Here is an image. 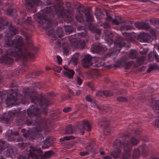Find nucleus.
<instances>
[{
    "label": "nucleus",
    "instance_id": "1",
    "mask_svg": "<svg viewBox=\"0 0 159 159\" xmlns=\"http://www.w3.org/2000/svg\"><path fill=\"white\" fill-rule=\"evenodd\" d=\"M24 96L18 93L17 90H2L0 91V98L2 100H5L7 104L13 106L20 104H27L29 103L30 99L32 105L27 111L25 110L21 111V108L9 111L4 113L1 116L0 120L8 123L12 121L16 117L17 124L20 127L24 125L28 126L35 125L31 129V133L25 129H21L22 135L25 138H29L30 139L37 138L38 140L44 139V136L42 133L48 130L52 122L48 119V116L50 117L55 116L54 111L50 114L47 111V107L51 103L49 99L44 98L43 96L37 97L34 90L31 91L30 88L24 90Z\"/></svg>",
    "mask_w": 159,
    "mask_h": 159
},
{
    "label": "nucleus",
    "instance_id": "2",
    "mask_svg": "<svg viewBox=\"0 0 159 159\" xmlns=\"http://www.w3.org/2000/svg\"><path fill=\"white\" fill-rule=\"evenodd\" d=\"M17 32L16 28L11 24L8 26L6 35L7 38H6V41L4 46L11 48L6 51L5 54L1 56L0 63L7 65H12L14 60L9 56H11L15 57L16 60L22 61L25 66L27 61L34 59L35 55L37 54L38 48L34 46L31 35L28 33L25 34L26 40L25 43H23L22 38L18 35L16 36L15 39L11 40L12 37Z\"/></svg>",
    "mask_w": 159,
    "mask_h": 159
},
{
    "label": "nucleus",
    "instance_id": "3",
    "mask_svg": "<svg viewBox=\"0 0 159 159\" xmlns=\"http://www.w3.org/2000/svg\"><path fill=\"white\" fill-rule=\"evenodd\" d=\"M54 0L56 2L55 3L53 0H47L46 5H53L47 7L37 13L39 23L44 29H48L57 26L58 21L62 19L67 23L75 25L73 16L68 10L70 3L64 0Z\"/></svg>",
    "mask_w": 159,
    "mask_h": 159
},
{
    "label": "nucleus",
    "instance_id": "4",
    "mask_svg": "<svg viewBox=\"0 0 159 159\" xmlns=\"http://www.w3.org/2000/svg\"><path fill=\"white\" fill-rule=\"evenodd\" d=\"M130 136L129 133L124 134L120 139H116L114 142L113 147L115 149L111 153V156L114 158L118 157L120 155L121 148L124 149L122 159H138L140 155V151L144 157H146L148 155V148L145 144L140 146L138 148H135L133 151L132 157H131V151L133 145H137L139 143V140L136 137H132L130 140H127Z\"/></svg>",
    "mask_w": 159,
    "mask_h": 159
},
{
    "label": "nucleus",
    "instance_id": "5",
    "mask_svg": "<svg viewBox=\"0 0 159 159\" xmlns=\"http://www.w3.org/2000/svg\"><path fill=\"white\" fill-rule=\"evenodd\" d=\"M26 154L25 155H20L18 159H46V158L50 157L53 154L52 151L46 152L44 154L40 148L34 147L30 146L26 149Z\"/></svg>",
    "mask_w": 159,
    "mask_h": 159
},
{
    "label": "nucleus",
    "instance_id": "6",
    "mask_svg": "<svg viewBox=\"0 0 159 159\" xmlns=\"http://www.w3.org/2000/svg\"><path fill=\"white\" fill-rule=\"evenodd\" d=\"M127 42L126 40L122 39L121 37H118L116 40L114 42L113 51L108 52L103 58H98V60H97L94 66L98 67L103 66L105 64L104 62L105 59L106 57H110L117 54L120 51L122 47L126 46V44Z\"/></svg>",
    "mask_w": 159,
    "mask_h": 159
},
{
    "label": "nucleus",
    "instance_id": "7",
    "mask_svg": "<svg viewBox=\"0 0 159 159\" xmlns=\"http://www.w3.org/2000/svg\"><path fill=\"white\" fill-rule=\"evenodd\" d=\"M80 11L75 16L76 20L81 23L86 22L87 25L85 26L87 27L91 30H94V26L92 23L93 21L94 18L93 16L91 15L89 12H87L85 10H84L81 11Z\"/></svg>",
    "mask_w": 159,
    "mask_h": 159
},
{
    "label": "nucleus",
    "instance_id": "8",
    "mask_svg": "<svg viewBox=\"0 0 159 159\" xmlns=\"http://www.w3.org/2000/svg\"><path fill=\"white\" fill-rule=\"evenodd\" d=\"M144 57H141L138 58L136 60L127 62L122 59L118 60L115 64L114 66L116 67H119L121 66H125L127 69H129L132 67L134 68H138L143 64L145 59Z\"/></svg>",
    "mask_w": 159,
    "mask_h": 159
},
{
    "label": "nucleus",
    "instance_id": "9",
    "mask_svg": "<svg viewBox=\"0 0 159 159\" xmlns=\"http://www.w3.org/2000/svg\"><path fill=\"white\" fill-rule=\"evenodd\" d=\"M0 153L7 157H12L16 154L12 147L9 146L4 141H2L0 144Z\"/></svg>",
    "mask_w": 159,
    "mask_h": 159
},
{
    "label": "nucleus",
    "instance_id": "10",
    "mask_svg": "<svg viewBox=\"0 0 159 159\" xmlns=\"http://www.w3.org/2000/svg\"><path fill=\"white\" fill-rule=\"evenodd\" d=\"M19 135L18 131H13L11 129H9L6 133L5 138L9 141L22 142L23 139L21 136L17 137Z\"/></svg>",
    "mask_w": 159,
    "mask_h": 159
},
{
    "label": "nucleus",
    "instance_id": "11",
    "mask_svg": "<svg viewBox=\"0 0 159 159\" xmlns=\"http://www.w3.org/2000/svg\"><path fill=\"white\" fill-rule=\"evenodd\" d=\"M25 7L29 12L35 13L36 12V7L41 5L42 2L39 0H25Z\"/></svg>",
    "mask_w": 159,
    "mask_h": 159
},
{
    "label": "nucleus",
    "instance_id": "12",
    "mask_svg": "<svg viewBox=\"0 0 159 159\" xmlns=\"http://www.w3.org/2000/svg\"><path fill=\"white\" fill-rule=\"evenodd\" d=\"M21 15L23 16L21 19H18V24L21 25H25L28 26H31L33 25V22L31 17L28 16L26 19L25 17L26 16V13L25 10L20 11Z\"/></svg>",
    "mask_w": 159,
    "mask_h": 159
},
{
    "label": "nucleus",
    "instance_id": "13",
    "mask_svg": "<svg viewBox=\"0 0 159 159\" xmlns=\"http://www.w3.org/2000/svg\"><path fill=\"white\" fill-rule=\"evenodd\" d=\"M77 127L82 134H83L84 131L86 130L88 132L91 130V125L88 120H85L80 121L77 125Z\"/></svg>",
    "mask_w": 159,
    "mask_h": 159
},
{
    "label": "nucleus",
    "instance_id": "14",
    "mask_svg": "<svg viewBox=\"0 0 159 159\" xmlns=\"http://www.w3.org/2000/svg\"><path fill=\"white\" fill-rule=\"evenodd\" d=\"M74 37V36H71L67 38L70 43L73 46L78 49L80 50L83 49L85 45L84 41L83 40L77 39Z\"/></svg>",
    "mask_w": 159,
    "mask_h": 159
},
{
    "label": "nucleus",
    "instance_id": "15",
    "mask_svg": "<svg viewBox=\"0 0 159 159\" xmlns=\"http://www.w3.org/2000/svg\"><path fill=\"white\" fill-rule=\"evenodd\" d=\"M91 49L93 53H103L107 50V48L101 43H99L93 45L91 46Z\"/></svg>",
    "mask_w": 159,
    "mask_h": 159
},
{
    "label": "nucleus",
    "instance_id": "16",
    "mask_svg": "<svg viewBox=\"0 0 159 159\" xmlns=\"http://www.w3.org/2000/svg\"><path fill=\"white\" fill-rule=\"evenodd\" d=\"M92 57L90 55H85L82 61L83 66L84 67H88L92 65Z\"/></svg>",
    "mask_w": 159,
    "mask_h": 159
},
{
    "label": "nucleus",
    "instance_id": "17",
    "mask_svg": "<svg viewBox=\"0 0 159 159\" xmlns=\"http://www.w3.org/2000/svg\"><path fill=\"white\" fill-rule=\"evenodd\" d=\"M138 39L142 42H149L152 40L150 35L145 33H143L139 34Z\"/></svg>",
    "mask_w": 159,
    "mask_h": 159
},
{
    "label": "nucleus",
    "instance_id": "18",
    "mask_svg": "<svg viewBox=\"0 0 159 159\" xmlns=\"http://www.w3.org/2000/svg\"><path fill=\"white\" fill-rule=\"evenodd\" d=\"M113 34L111 32L105 33L103 35V38L109 45H112L113 42Z\"/></svg>",
    "mask_w": 159,
    "mask_h": 159
},
{
    "label": "nucleus",
    "instance_id": "19",
    "mask_svg": "<svg viewBox=\"0 0 159 159\" xmlns=\"http://www.w3.org/2000/svg\"><path fill=\"white\" fill-rule=\"evenodd\" d=\"M135 25L138 29L148 30L150 28L149 24L145 22H136Z\"/></svg>",
    "mask_w": 159,
    "mask_h": 159
},
{
    "label": "nucleus",
    "instance_id": "20",
    "mask_svg": "<svg viewBox=\"0 0 159 159\" xmlns=\"http://www.w3.org/2000/svg\"><path fill=\"white\" fill-rule=\"evenodd\" d=\"M107 16L106 17V20L111 22L114 25H118L120 24L122 22V20L121 17L120 16H116L115 18L113 19L111 16L108 15L107 13Z\"/></svg>",
    "mask_w": 159,
    "mask_h": 159
},
{
    "label": "nucleus",
    "instance_id": "21",
    "mask_svg": "<svg viewBox=\"0 0 159 159\" xmlns=\"http://www.w3.org/2000/svg\"><path fill=\"white\" fill-rule=\"evenodd\" d=\"M156 104L154 106L153 110L155 111V113H157V116H159V101H156ZM154 125L157 127H159V118H156L154 121Z\"/></svg>",
    "mask_w": 159,
    "mask_h": 159
},
{
    "label": "nucleus",
    "instance_id": "22",
    "mask_svg": "<svg viewBox=\"0 0 159 159\" xmlns=\"http://www.w3.org/2000/svg\"><path fill=\"white\" fill-rule=\"evenodd\" d=\"M148 60L152 62L155 60L157 62H159V56L155 51L151 52L148 55Z\"/></svg>",
    "mask_w": 159,
    "mask_h": 159
},
{
    "label": "nucleus",
    "instance_id": "23",
    "mask_svg": "<svg viewBox=\"0 0 159 159\" xmlns=\"http://www.w3.org/2000/svg\"><path fill=\"white\" fill-rule=\"evenodd\" d=\"M43 143V144L42 146L43 149L48 148L53 144V140L50 138H46Z\"/></svg>",
    "mask_w": 159,
    "mask_h": 159
},
{
    "label": "nucleus",
    "instance_id": "24",
    "mask_svg": "<svg viewBox=\"0 0 159 159\" xmlns=\"http://www.w3.org/2000/svg\"><path fill=\"white\" fill-rule=\"evenodd\" d=\"M63 67L64 70L63 71L64 75L70 79L73 78L75 73L74 71L72 70L68 69L65 66H63Z\"/></svg>",
    "mask_w": 159,
    "mask_h": 159
},
{
    "label": "nucleus",
    "instance_id": "25",
    "mask_svg": "<svg viewBox=\"0 0 159 159\" xmlns=\"http://www.w3.org/2000/svg\"><path fill=\"white\" fill-rule=\"evenodd\" d=\"M16 11L15 6H10L7 9V14L9 16H12L15 14Z\"/></svg>",
    "mask_w": 159,
    "mask_h": 159
},
{
    "label": "nucleus",
    "instance_id": "26",
    "mask_svg": "<svg viewBox=\"0 0 159 159\" xmlns=\"http://www.w3.org/2000/svg\"><path fill=\"white\" fill-rule=\"evenodd\" d=\"M47 34L49 36H52V39L50 41L51 42H52V41L53 42L54 40L56 41L57 40V35L55 34V31L53 29H52L48 30L47 32Z\"/></svg>",
    "mask_w": 159,
    "mask_h": 159
},
{
    "label": "nucleus",
    "instance_id": "27",
    "mask_svg": "<svg viewBox=\"0 0 159 159\" xmlns=\"http://www.w3.org/2000/svg\"><path fill=\"white\" fill-rule=\"evenodd\" d=\"M111 121L109 122V120L106 118H103L102 119L99 120L98 122V125L101 127L104 126L105 123H107V124H111Z\"/></svg>",
    "mask_w": 159,
    "mask_h": 159
},
{
    "label": "nucleus",
    "instance_id": "28",
    "mask_svg": "<svg viewBox=\"0 0 159 159\" xmlns=\"http://www.w3.org/2000/svg\"><path fill=\"white\" fill-rule=\"evenodd\" d=\"M75 131L74 127L71 125H68L66 128V133L67 134H71Z\"/></svg>",
    "mask_w": 159,
    "mask_h": 159
},
{
    "label": "nucleus",
    "instance_id": "29",
    "mask_svg": "<svg viewBox=\"0 0 159 159\" xmlns=\"http://www.w3.org/2000/svg\"><path fill=\"white\" fill-rule=\"evenodd\" d=\"M62 47L63 51V53L66 55H67L68 54L69 52L68 44L66 42L62 43Z\"/></svg>",
    "mask_w": 159,
    "mask_h": 159
},
{
    "label": "nucleus",
    "instance_id": "30",
    "mask_svg": "<svg viewBox=\"0 0 159 159\" xmlns=\"http://www.w3.org/2000/svg\"><path fill=\"white\" fill-rule=\"evenodd\" d=\"M64 28L66 34H69L72 32L74 30V28L71 25H64Z\"/></svg>",
    "mask_w": 159,
    "mask_h": 159
},
{
    "label": "nucleus",
    "instance_id": "31",
    "mask_svg": "<svg viewBox=\"0 0 159 159\" xmlns=\"http://www.w3.org/2000/svg\"><path fill=\"white\" fill-rule=\"evenodd\" d=\"M7 24V22L3 18H0V31L6 28Z\"/></svg>",
    "mask_w": 159,
    "mask_h": 159
},
{
    "label": "nucleus",
    "instance_id": "32",
    "mask_svg": "<svg viewBox=\"0 0 159 159\" xmlns=\"http://www.w3.org/2000/svg\"><path fill=\"white\" fill-rule=\"evenodd\" d=\"M57 34L58 37L61 39L63 37L64 32L61 27H58L57 29Z\"/></svg>",
    "mask_w": 159,
    "mask_h": 159
},
{
    "label": "nucleus",
    "instance_id": "33",
    "mask_svg": "<svg viewBox=\"0 0 159 159\" xmlns=\"http://www.w3.org/2000/svg\"><path fill=\"white\" fill-rule=\"evenodd\" d=\"M75 139V137L72 135L66 136L63 138H61L60 139V142H64L66 140H73Z\"/></svg>",
    "mask_w": 159,
    "mask_h": 159
},
{
    "label": "nucleus",
    "instance_id": "34",
    "mask_svg": "<svg viewBox=\"0 0 159 159\" xmlns=\"http://www.w3.org/2000/svg\"><path fill=\"white\" fill-rule=\"evenodd\" d=\"M134 29V27L132 25H125L121 26V29L122 30H128Z\"/></svg>",
    "mask_w": 159,
    "mask_h": 159
},
{
    "label": "nucleus",
    "instance_id": "35",
    "mask_svg": "<svg viewBox=\"0 0 159 159\" xmlns=\"http://www.w3.org/2000/svg\"><path fill=\"white\" fill-rule=\"evenodd\" d=\"M79 55V53H76L74 54L72 58V61L75 65H76L78 63Z\"/></svg>",
    "mask_w": 159,
    "mask_h": 159
},
{
    "label": "nucleus",
    "instance_id": "36",
    "mask_svg": "<svg viewBox=\"0 0 159 159\" xmlns=\"http://www.w3.org/2000/svg\"><path fill=\"white\" fill-rule=\"evenodd\" d=\"M41 72L40 71H34L31 74L29 75V77L32 78H35L36 76L39 75L41 73Z\"/></svg>",
    "mask_w": 159,
    "mask_h": 159
},
{
    "label": "nucleus",
    "instance_id": "37",
    "mask_svg": "<svg viewBox=\"0 0 159 159\" xmlns=\"http://www.w3.org/2000/svg\"><path fill=\"white\" fill-rule=\"evenodd\" d=\"M86 99L88 102H91V105L92 106H94V105H96V103L95 102H93V99L89 95H87L86 97Z\"/></svg>",
    "mask_w": 159,
    "mask_h": 159
},
{
    "label": "nucleus",
    "instance_id": "38",
    "mask_svg": "<svg viewBox=\"0 0 159 159\" xmlns=\"http://www.w3.org/2000/svg\"><path fill=\"white\" fill-rule=\"evenodd\" d=\"M158 68V66L157 65H152L149 66V68L147 70V72L149 73L153 70H156Z\"/></svg>",
    "mask_w": 159,
    "mask_h": 159
},
{
    "label": "nucleus",
    "instance_id": "39",
    "mask_svg": "<svg viewBox=\"0 0 159 159\" xmlns=\"http://www.w3.org/2000/svg\"><path fill=\"white\" fill-rule=\"evenodd\" d=\"M103 95L107 97H109L113 95V93L110 90H104L103 91Z\"/></svg>",
    "mask_w": 159,
    "mask_h": 159
},
{
    "label": "nucleus",
    "instance_id": "40",
    "mask_svg": "<svg viewBox=\"0 0 159 159\" xmlns=\"http://www.w3.org/2000/svg\"><path fill=\"white\" fill-rule=\"evenodd\" d=\"M152 155V156L150 157V159H159V152L156 151Z\"/></svg>",
    "mask_w": 159,
    "mask_h": 159
},
{
    "label": "nucleus",
    "instance_id": "41",
    "mask_svg": "<svg viewBox=\"0 0 159 159\" xmlns=\"http://www.w3.org/2000/svg\"><path fill=\"white\" fill-rule=\"evenodd\" d=\"M151 34V39L152 40L154 39L156 36V33L155 32L154 30L153 29H150V30Z\"/></svg>",
    "mask_w": 159,
    "mask_h": 159
},
{
    "label": "nucleus",
    "instance_id": "42",
    "mask_svg": "<svg viewBox=\"0 0 159 159\" xmlns=\"http://www.w3.org/2000/svg\"><path fill=\"white\" fill-rule=\"evenodd\" d=\"M129 57L132 58L134 59L136 57V52L135 50H132L131 51L129 55Z\"/></svg>",
    "mask_w": 159,
    "mask_h": 159
},
{
    "label": "nucleus",
    "instance_id": "43",
    "mask_svg": "<svg viewBox=\"0 0 159 159\" xmlns=\"http://www.w3.org/2000/svg\"><path fill=\"white\" fill-rule=\"evenodd\" d=\"M151 23L153 25H159V19H152L150 20Z\"/></svg>",
    "mask_w": 159,
    "mask_h": 159
},
{
    "label": "nucleus",
    "instance_id": "44",
    "mask_svg": "<svg viewBox=\"0 0 159 159\" xmlns=\"http://www.w3.org/2000/svg\"><path fill=\"white\" fill-rule=\"evenodd\" d=\"M117 99L119 102H126L128 101V99L122 96L117 97Z\"/></svg>",
    "mask_w": 159,
    "mask_h": 159
},
{
    "label": "nucleus",
    "instance_id": "45",
    "mask_svg": "<svg viewBox=\"0 0 159 159\" xmlns=\"http://www.w3.org/2000/svg\"><path fill=\"white\" fill-rule=\"evenodd\" d=\"M18 144L19 148L21 149L25 148L27 146V143L23 142L19 143Z\"/></svg>",
    "mask_w": 159,
    "mask_h": 159
},
{
    "label": "nucleus",
    "instance_id": "46",
    "mask_svg": "<svg viewBox=\"0 0 159 159\" xmlns=\"http://www.w3.org/2000/svg\"><path fill=\"white\" fill-rule=\"evenodd\" d=\"M72 110V108L70 107H67L64 108L63 109V111L64 113H67L70 111Z\"/></svg>",
    "mask_w": 159,
    "mask_h": 159
},
{
    "label": "nucleus",
    "instance_id": "47",
    "mask_svg": "<svg viewBox=\"0 0 159 159\" xmlns=\"http://www.w3.org/2000/svg\"><path fill=\"white\" fill-rule=\"evenodd\" d=\"M54 70L58 73H60L61 70H62V68L59 66H55L54 67Z\"/></svg>",
    "mask_w": 159,
    "mask_h": 159
},
{
    "label": "nucleus",
    "instance_id": "48",
    "mask_svg": "<svg viewBox=\"0 0 159 159\" xmlns=\"http://www.w3.org/2000/svg\"><path fill=\"white\" fill-rule=\"evenodd\" d=\"M88 86L90 87L91 89V90L94 91L95 90V88L94 87V84L91 82H89L87 84Z\"/></svg>",
    "mask_w": 159,
    "mask_h": 159
},
{
    "label": "nucleus",
    "instance_id": "49",
    "mask_svg": "<svg viewBox=\"0 0 159 159\" xmlns=\"http://www.w3.org/2000/svg\"><path fill=\"white\" fill-rule=\"evenodd\" d=\"M89 152L88 151H84L80 152V156H84L86 155H88Z\"/></svg>",
    "mask_w": 159,
    "mask_h": 159
},
{
    "label": "nucleus",
    "instance_id": "50",
    "mask_svg": "<svg viewBox=\"0 0 159 159\" xmlns=\"http://www.w3.org/2000/svg\"><path fill=\"white\" fill-rule=\"evenodd\" d=\"M113 128H110V126H107L106 127V129L107 131V132L109 133H111L112 132L113 130Z\"/></svg>",
    "mask_w": 159,
    "mask_h": 159
},
{
    "label": "nucleus",
    "instance_id": "51",
    "mask_svg": "<svg viewBox=\"0 0 159 159\" xmlns=\"http://www.w3.org/2000/svg\"><path fill=\"white\" fill-rule=\"evenodd\" d=\"M103 95V91H98L96 94V96L98 97H101Z\"/></svg>",
    "mask_w": 159,
    "mask_h": 159
},
{
    "label": "nucleus",
    "instance_id": "52",
    "mask_svg": "<svg viewBox=\"0 0 159 159\" xmlns=\"http://www.w3.org/2000/svg\"><path fill=\"white\" fill-rule=\"evenodd\" d=\"M57 59L58 63L59 64H61L62 62V59L61 57L58 55L57 56Z\"/></svg>",
    "mask_w": 159,
    "mask_h": 159
},
{
    "label": "nucleus",
    "instance_id": "53",
    "mask_svg": "<svg viewBox=\"0 0 159 159\" xmlns=\"http://www.w3.org/2000/svg\"><path fill=\"white\" fill-rule=\"evenodd\" d=\"M83 82L82 80L80 77H78L77 79V82L78 84L80 85Z\"/></svg>",
    "mask_w": 159,
    "mask_h": 159
},
{
    "label": "nucleus",
    "instance_id": "54",
    "mask_svg": "<svg viewBox=\"0 0 159 159\" xmlns=\"http://www.w3.org/2000/svg\"><path fill=\"white\" fill-rule=\"evenodd\" d=\"M58 47L61 46V43L59 39L57 40L55 42Z\"/></svg>",
    "mask_w": 159,
    "mask_h": 159
},
{
    "label": "nucleus",
    "instance_id": "55",
    "mask_svg": "<svg viewBox=\"0 0 159 159\" xmlns=\"http://www.w3.org/2000/svg\"><path fill=\"white\" fill-rule=\"evenodd\" d=\"M79 36H81L82 37H84L87 35V34L86 33L81 32L79 34Z\"/></svg>",
    "mask_w": 159,
    "mask_h": 159
},
{
    "label": "nucleus",
    "instance_id": "56",
    "mask_svg": "<svg viewBox=\"0 0 159 159\" xmlns=\"http://www.w3.org/2000/svg\"><path fill=\"white\" fill-rule=\"evenodd\" d=\"M96 35L99 36L101 34V31L100 30L97 29L96 31Z\"/></svg>",
    "mask_w": 159,
    "mask_h": 159
},
{
    "label": "nucleus",
    "instance_id": "57",
    "mask_svg": "<svg viewBox=\"0 0 159 159\" xmlns=\"http://www.w3.org/2000/svg\"><path fill=\"white\" fill-rule=\"evenodd\" d=\"M36 86H37V88H38L39 89H41V87H42V85H41V83H38L36 84Z\"/></svg>",
    "mask_w": 159,
    "mask_h": 159
},
{
    "label": "nucleus",
    "instance_id": "58",
    "mask_svg": "<svg viewBox=\"0 0 159 159\" xmlns=\"http://www.w3.org/2000/svg\"><path fill=\"white\" fill-rule=\"evenodd\" d=\"M77 29L78 30H83V29H84V26H79L78 27Z\"/></svg>",
    "mask_w": 159,
    "mask_h": 159
},
{
    "label": "nucleus",
    "instance_id": "59",
    "mask_svg": "<svg viewBox=\"0 0 159 159\" xmlns=\"http://www.w3.org/2000/svg\"><path fill=\"white\" fill-rule=\"evenodd\" d=\"M54 95V93L53 92H50L48 93V96L52 97Z\"/></svg>",
    "mask_w": 159,
    "mask_h": 159
},
{
    "label": "nucleus",
    "instance_id": "60",
    "mask_svg": "<svg viewBox=\"0 0 159 159\" xmlns=\"http://www.w3.org/2000/svg\"><path fill=\"white\" fill-rule=\"evenodd\" d=\"M81 93V92L79 90H77L76 92V96H78L80 95Z\"/></svg>",
    "mask_w": 159,
    "mask_h": 159
},
{
    "label": "nucleus",
    "instance_id": "61",
    "mask_svg": "<svg viewBox=\"0 0 159 159\" xmlns=\"http://www.w3.org/2000/svg\"><path fill=\"white\" fill-rule=\"evenodd\" d=\"M97 108L99 110H105V109H104V107H99L98 106V105H97Z\"/></svg>",
    "mask_w": 159,
    "mask_h": 159
},
{
    "label": "nucleus",
    "instance_id": "62",
    "mask_svg": "<svg viewBox=\"0 0 159 159\" xmlns=\"http://www.w3.org/2000/svg\"><path fill=\"white\" fill-rule=\"evenodd\" d=\"M26 70L25 69H23L22 71H20L19 70L18 72V73L20 74H21L24 72H25Z\"/></svg>",
    "mask_w": 159,
    "mask_h": 159
},
{
    "label": "nucleus",
    "instance_id": "63",
    "mask_svg": "<svg viewBox=\"0 0 159 159\" xmlns=\"http://www.w3.org/2000/svg\"><path fill=\"white\" fill-rule=\"evenodd\" d=\"M140 53L142 54H146L147 53V52H146V51H144V52H143L141 51H140Z\"/></svg>",
    "mask_w": 159,
    "mask_h": 159
},
{
    "label": "nucleus",
    "instance_id": "64",
    "mask_svg": "<svg viewBox=\"0 0 159 159\" xmlns=\"http://www.w3.org/2000/svg\"><path fill=\"white\" fill-rule=\"evenodd\" d=\"M109 25L107 24L106 25H105L104 26V28H105L106 29H108L109 28Z\"/></svg>",
    "mask_w": 159,
    "mask_h": 159
}]
</instances>
